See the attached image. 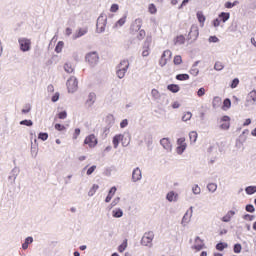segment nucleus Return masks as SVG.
<instances>
[{
  "label": "nucleus",
  "mask_w": 256,
  "mask_h": 256,
  "mask_svg": "<svg viewBox=\"0 0 256 256\" xmlns=\"http://www.w3.org/2000/svg\"><path fill=\"white\" fill-rule=\"evenodd\" d=\"M119 11V5L118 4H112L110 7L111 13H117Z\"/></svg>",
  "instance_id": "obj_46"
},
{
  "label": "nucleus",
  "mask_w": 256,
  "mask_h": 256,
  "mask_svg": "<svg viewBox=\"0 0 256 256\" xmlns=\"http://www.w3.org/2000/svg\"><path fill=\"white\" fill-rule=\"evenodd\" d=\"M58 119H67V111H62L57 114Z\"/></svg>",
  "instance_id": "obj_49"
},
{
  "label": "nucleus",
  "mask_w": 256,
  "mask_h": 256,
  "mask_svg": "<svg viewBox=\"0 0 256 256\" xmlns=\"http://www.w3.org/2000/svg\"><path fill=\"white\" fill-rule=\"evenodd\" d=\"M197 137H198L197 132L192 131L189 133V138L191 143H195L197 141Z\"/></svg>",
  "instance_id": "obj_29"
},
{
  "label": "nucleus",
  "mask_w": 256,
  "mask_h": 256,
  "mask_svg": "<svg viewBox=\"0 0 256 256\" xmlns=\"http://www.w3.org/2000/svg\"><path fill=\"white\" fill-rule=\"evenodd\" d=\"M213 25H214V27H219V25H221V20L219 18H216L213 21Z\"/></svg>",
  "instance_id": "obj_61"
},
{
  "label": "nucleus",
  "mask_w": 256,
  "mask_h": 256,
  "mask_svg": "<svg viewBox=\"0 0 256 256\" xmlns=\"http://www.w3.org/2000/svg\"><path fill=\"white\" fill-rule=\"evenodd\" d=\"M154 237L155 234H153V232H146L141 240L142 245H144L145 247H149V245L153 243Z\"/></svg>",
  "instance_id": "obj_6"
},
{
  "label": "nucleus",
  "mask_w": 256,
  "mask_h": 256,
  "mask_svg": "<svg viewBox=\"0 0 256 256\" xmlns=\"http://www.w3.org/2000/svg\"><path fill=\"white\" fill-rule=\"evenodd\" d=\"M207 189L208 191H210L211 193H215V191H217V184L215 183H209L207 185Z\"/></svg>",
  "instance_id": "obj_30"
},
{
  "label": "nucleus",
  "mask_w": 256,
  "mask_h": 256,
  "mask_svg": "<svg viewBox=\"0 0 256 256\" xmlns=\"http://www.w3.org/2000/svg\"><path fill=\"white\" fill-rule=\"evenodd\" d=\"M152 38L151 36L146 37L145 45L146 47L142 51V57H149V47L151 45Z\"/></svg>",
  "instance_id": "obj_11"
},
{
  "label": "nucleus",
  "mask_w": 256,
  "mask_h": 256,
  "mask_svg": "<svg viewBox=\"0 0 256 256\" xmlns=\"http://www.w3.org/2000/svg\"><path fill=\"white\" fill-rule=\"evenodd\" d=\"M64 71H66V73H73V65H71V63H66L64 65Z\"/></svg>",
  "instance_id": "obj_32"
},
{
  "label": "nucleus",
  "mask_w": 256,
  "mask_h": 256,
  "mask_svg": "<svg viewBox=\"0 0 256 256\" xmlns=\"http://www.w3.org/2000/svg\"><path fill=\"white\" fill-rule=\"evenodd\" d=\"M96 99H97V95L93 92L90 93L88 95V99L86 100L87 107H93V104L95 103Z\"/></svg>",
  "instance_id": "obj_13"
},
{
  "label": "nucleus",
  "mask_w": 256,
  "mask_h": 256,
  "mask_svg": "<svg viewBox=\"0 0 256 256\" xmlns=\"http://www.w3.org/2000/svg\"><path fill=\"white\" fill-rule=\"evenodd\" d=\"M176 79L177 81H189V74H178Z\"/></svg>",
  "instance_id": "obj_25"
},
{
  "label": "nucleus",
  "mask_w": 256,
  "mask_h": 256,
  "mask_svg": "<svg viewBox=\"0 0 256 256\" xmlns=\"http://www.w3.org/2000/svg\"><path fill=\"white\" fill-rule=\"evenodd\" d=\"M222 121L223 123H229V121H231V118H229V116H223Z\"/></svg>",
  "instance_id": "obj_63"
},
{
  "label": "nucleus",
  "mask_w": 256,
  "mask_h": 256,
  "mask_svg": "<svg viewBox=\"0 0 256 256\" xmlns=\"http://www.w3.org/2000/svg\"><path fill=\"white\" fill-rule=\"evenodd\" d=\"M171 57H173V53L171 50H165L159 60L160 67H165L168 61H171Z\"/></svg>",
  "instance_id": "obj_4"
},
{
  "label": "nucleus",
  "mask_w": 256,
  "mask_h": 256,
  "mask_svg": "<svg viewBox=\"0 0 256 256\" xmlns=\"http://www.w3.org/2000/svg\"><path fill=\"white\" fill-rule=\"evenodd\" d=\"M97 169V166H91L88 170H87V175H93V173L95 172V170Z\"/></svg>",
  "instance_id": "obj_56"
},
{
  "label": "nucleus",
  "mask_w": 256,
  "mask_h": 256,
  "mask_svg": "<svg viewBox=\"0 0 256 256\" xmlns=\"http://www.w3.org/2000/svg\"><path fill=\"white\" fill-rule=\"evenodd\" d=\"M123 137L124 136L122 134H118L113 137L112 143H113L115 149H117V147H119V143H120V141H123Z\"/></svg>",
  "instance_id": "obj_15"
},
{
  "label": "nucleus",
  "mask_w": 256,
  "mask_h": 256,
  "mask_svg": "<svg viewBox=\"0 0 256 256\" xmlns=\"http://www.w3.org/2000/svg\"><path fill=\"white\" fill-rule=\"evenodd\" d=\"M195 241L196 243H199L200 241L201 244L194 245V249H196V251H201V249H203V242L201 241V238L197 237Z\"/></svg>",
  "instance_id": "obj_27"
},
{
  "label": "nucleus",
  "mask_w": 256,
  "mask_h": 256,
  "mask_svg": "<svg viewBox=\"0 0 256 256\" xmlns=\"http://www.w3.org/2000/svg\"><path fill=\"white\" fill-rule=\"evenodd\" d=\"M125 23H127V16H124V17L120 18V19L115 23V27H123V25H125Z\"/></svg>",
  "instance_id": "obj_23"
},
{
  "label": "nucleus",
  "mask_w": 256,
  "mask_h": 256,
  "mask_svg": "<svg viewBox=\"0 0 256 256\" xmlns=\"http://www.w3.org/2000/svg\"><path fill=\"white\" fill-rule=\"evenodd\" d=\"M160 145H162V147L164 149H166V151H171V149H172L171 141L169 140V138L161 139L160 140Z\"/></svg>",
  "instance_id": "obj_12"
},
{
  "label": "nucleus",
  "mask_w": 256,
  "mask_h": 256,
  "mask_svg": "<svg viewBox=\"0 0 256 256\" xmlns=\"http://www.w3.org/2000/svg\"><path fill=\"white\" fill-rule=\"evenodd\" d=\"M31 243H33V237H27L25 242L22 244V249H28Z\"/></svg>",
  "instance_id": "obj_22"
},
{
  "label": "nucleus",
  "mask_w": 256,
  "mask_h": 256,
  "mask_svg": "<svg viewBox=\"0 0 256 256\" xmlns=\"http://www.w3.org/2000/svg\"><path fill=\"white\" fill-rule=\"evenodd\" d=\"M178 146L176 148V151L178 155H182V153L187 149V143H185V138H179L177 140Z\"/></svg>",
  "instance_id": "obj_9"
},
{
  "label": "nucleus",
  "mask_w": 256,
  "mask_h": 256,
  "mask_svg": "<svg viewBox=\"0 0 256 256\" xmlns=\"http://www.w3.org/2000/svg\"><path fill=\"white\" fill-rule=\"evenodd\" d=\"M235 216V211L230 210L227 212V214L222 218V221L224 223H229V221H231V218H233Z\"/></svg>",
  "instance_id": "obj_16"
},
{
  "label": "nucleus",
  "mask_w": 256,
  "mask_h": 256,
  "mask_svg": "<svg viewBox=\"0 0 256 256\" xmlns=\"http://www.w3.org/2000/svg\"><path fill=\"white\" fill-rule=\"evenodd\" d=\"M220 104H221V98L218 96L214 97L212 101L213 107L214 108L219 107Z\"/></svg>",
  "instance_id": "obj_31"
},
{
  "label": "nucleus",
  "mask_w": 256,
  "mask_h": 256,
  "mask_svg": "<svg viewBox=\"0 0 256 256\" xmlns=\"http://www.w3.org/2000/svg\"><path fill=\"white\" fill-rule=\"evenodd\" d=\"M192 191H193L194 195H199V193H201V188L199 187V185H194L192 187Z\"/></svg>",
  "instance_id": "obj_45"
},
{
  "label": "nucleus",
  "mask_w": 256,
  "mask_h": 256,
  "mask_svg": "<svg viewBox=\"0 0 256 256\" xmlns=\"http://www.w3.org/2000/svg\"><path fill=\"white\" fill-rule=\"evenodd\" d=\"M223 63L222 62H216L215 63V65H214V69L216 70V71H222V69H223Z\"/></svg>",
  "instance_id": "obj_44"
},
{
  "label": "nucleus",
  "mask_w": 256,
  "mask_h": 256,
  "mask_svg": "<svg viewBox=\"0 0 256 256\" xmlns=\"http://www.w3.org/2000/svg\"><path fill=\"white\" fill-rule=\"evenodd\" d=\"M151 95L154 99H160L161 94L159 93V90L157 89H152Z\"/></svg>",
  "instance_id": "obj_36"
},
{
  "label": "nucleus",
  "mask_w": 256,
  "mask_h": 256,
  "mask_svg": "<svg viewBox=\"0 0 256 256\" xmlns=\"http://www.w3.org/2000/svg\"><path fill=\"white\" fill-rule=\"evenodd\" d=\"M79 135H81V129L76 128V129L74 130L72 139L77 140L78 137H79Z\"/></svg>",
  "instance_id": "obj_43"
},
{
  "label": "nucleus",
  "mask_w": 256,
  "mask_h": 256,
  "mask_svg": "<svg viewBox=\"0 0 256 256\" xmlns=\"http://www.w3.org/2000/svg\"><path fill=\"white\" fill-rule=\"evenodd\" d=\"M205 93H206L205 88H200V89L197 91V95H198L199 97H203V95H205Z\"/></svg>",
  "instance_id": "obj_58"
},
{
  "label": "nucleus",
  "mask_w": 256,
  "mask_h": 256,
  "mask_svg": "<svg viewBox=\"0 0 256 256\" xmlns=\"http://www.w3.org/2000/svg\"><path fill=\"white\" fill-rule=\"evenodd\" d=\"M168 91H171V93H179V85L177 84H170L167 86Z\"/></svg>",
  "instance_id": "obj_20"
},
{
  "label": "nucleus",
  "mask_w": 256,
  "mask_h": 256,
  "mask_svg": "<svg viewBox=\"0 0 256 256\" xmlns=\"http://www.w3.org/2000/svg\"><path fill=\"white\" fill-rule=\"evenodd\" d=\"M113 217H117V218L123 217V211H121V210L113 211Z\"/></svg>",
  "instance_id": "obj_50"
},
{
  "label": "nucleus",
  "mask_w": 256,
  "mask_h": 256,
  "mask_svg": "<svg viewBox=\"0 0 256 256\" xmlns=\"http://www.w3.org/2000/svg\"><path fill=\"white\" fill-rule=\"evenodd\" d=\"M173 62H174V65H181V63H183V59L181 58V56L178 55L174 57Z\"/></svg>",
  "instance_id": "obj_42"
},
{
  "label": "nucleus",
  "mask_w": 256,
  "mask_h": 256,
  "mask_svg": "<svg viewBox=\"0 0 256 256\" xmlns=\"http://www.w3.org/2000/svg\"><path fill=\"white\" fill-rule=\"evenodd\" d=\"M217 251H223V249H227V243L220 242L216 245Z\"/></svg>",
  "instance_id": "obj_37"
},
{
  "label": "nucleus",
  "mask_w": 256,
  "mask_h": 256,
  "mask_svg": "<svg viewBox=\"0 0 256 256\" xmlns=\"http://www.w3.org/2000/svg\"><path fill=\"white\" fill-rule=\"evenodd\" d=\"M141 27H143V19H135L130 26V35H135L136 33H139V31H141Z\"/></svg>",
  "instance_id": "obj_3"
},
{
  "label": "nucleus",
  "mask_w": 256,
  "mask_h": 256,
  "mask_svg": "<svg viewBox=\"0 0 256 256\" xmlns=\"http://www.w3.org/2000/svg\"><path fill=\"white\" fill-rule=\"evenodd\" d=\"M38 139H41V141H47V139H49V134L41 132L38 135Z\"/></svg>",
  "instance_id": "obj_40"
},
{
  "label": "nucleus",
  "mask_w": 256,
  "mask_h": 256,
  "mask_svg": "<svg viewBox=\"0 0 256 256\" xmlns=\"http://www.w3.org/2000/svg\"><path fill=\"white\" fill-rule=\"evenodd\" d=\"M166 199L169 201H175L177 199V196L175 195V192H169L166 196Z\"/></svg>",
  "instance_id": "obj_38"
},
{
  "label": "nucleus",
  "mask_w": 256,
  "mask_h": 256,
  "mask_svg": "<svg viewBox=\"0 0 256 256\" xmlns=\"http://www.w3.org/2000/svg\"><path fill=\"white\" fill-rule=\"evenodd\" d=\"M236 5H239V1H234L233 3L231 2H226L225 7L226 9H233Z\"/></svg>",
  "instance_id": "obj_35"
},
{
  "label": "nucleus",
  "mask_w": 256,
  "mask_h": 256,
  "mask_svg": "<svg viewBox=\"0 0 256 256\" xmlns=\"http://www.w3.org/2000/svg\"><path fill=\"white\" fill-rule=\"evenodd\" d=\"M222 109H223V111H227V109H231V99L226 98L223 101Z\"/></svg>",
  "instance_id": "obj_21"
},
{
  "label": "nucleus",
  "mask_w": 256,
  "mask_h": 256,
  "mask_svg": "<svg viewBox=\"0 0 256 256\" xmlns=\"http://www.w3.org/2000/svg\"><path fill=\"white\" fill-rule=\"evenodd\" d=\"M128 125L129 121L127 119L122 120V122L120 123L121 129H125V127H127Z\"/></svg>",
  "instance_id": "obj_57"
},
{
  "label": "nucleus",
  "mask_w": 256,
  "mask_h": 256,
  "mask_svg": "<svg viewBox=\"0 0 256 256\" xmlns=\"http://www.w3.org/2000/svg\"><path fill=\"white\" fill-rule=\"evenodd\" d=\"M231 126V123L230 122H223L221 125H220V128L224 129V130H227L229 129V127Z\"/></svg>",
  "instance_id": "obj_53"
},
{
  "label": "nucleus",
  "mask_w": 256,
  "mask_h": 256,
  "mask_svg": "<svg viewBox=\"0 0 256 256\" xmlns=\"http://www.w3.org/2000/svg\"><path fill=\"white\" fill-rule=\"evenodd\" d=\"M247 195H253L254 193H256V186H248L245 189Z\"/></svg>",
  "instance_id": "obj_28"
},
{
  "label": "nucleus",
  "mask_w": 256,
  "mask_h": 256,
  "mask_svg": "<svg viewBox=\"0 0 256 256\" xmlns=\"http://www.w3.org/2000/svg\"><path fill=\"white\" fill-rule=\"evenodd\" d=\"M63 47H65V43L63 41H59L55 47L56 53H61L63 51Z\"/></svg>",
  "instance_id": "obj_24"
},
{
  "label": "nucleus",
  "mask_w": 256,
  "mask_h": 256,
  "mask_svg": "<svg viewBox=\"0 0 256 256\" xmlns=\"http://www.w3.org/2000/svg\"><path fill=\"white\" fill-rule=\"evenodd\" d=\"M55 129L56 131H65V126L64 125H61V124H55Z\"/></svg>",
  "instance_id": "obj_55"
},
{
  "label": "nucleus",
  "mask_w": 256,
  "mask_h": 256,
  "mask_svg": "<svg viewBox=\"0 0 256 256\" xmlns=\"http://www.w3.org/2000/svg\"><path fill=\"white\" fill-rule=\"evenodd\" d=\"M148 11L151 15H155V13H157V6H155V4H150L148 6Z\"/></svg>",
  "instance_id": "obj_33"
},
{
  "label": "nucleus",
  "mask_w": 256,
  "mask_h": 256,
  "mask_svg": "<svg viewBox=\"0 0 256 256\" xmlns=\"http://www.w3.org/2000/svg\"><path fill=\"white\" fill-rule=\"evenodd\" d=\"M105 27H107V18L101 15L98 17L96 23V29L98 33H103V31H105Z\"/></svg>",
  "instance_id": "obj_5"
},
{
  "label": "nucleus",
  "mask_w": 256,
  "mask_h": 256,
  "mask_svg": "<svg viewBox=\"0 0 256 256\" xmlns=\"http://www.w3.org/2000/svg\"><path fill=\"white\" fill-rule=\"evenodd\" d=\"M249 99H252V101H256V91L253 90L248 95Z\"/></svg>",
  "instance_id": "obj_54"
},
{
  "label": "nucleus",
  "mask_w": 256,
  "mask_h": 256,
  "mask_svg": "<svg viewBox=\"0 0 256 256\" xmlns=\"http://www.w3.org/2000/svg\"><path fill=\"white\" fill-rule=\"evenodd\" d=\"M99 189V185L94 184L92 188L89 190L88 195L89 197H93L95 193H97V190Z\"/></svg>",
  "instance_id": "obj_26"
},
{
  "label": "nucleus",
  "mask_w": 256,
  "mask_h": 256,
  "mask_svg": "<svg viewBox=\"0 0 256 256\" xmlns=\"http://www.w3.org/2000/svg\"><path fill=\"white\" fill-rule=\"evenodd\" d=\"M86 33H87V28H80V29L78 30V33H77V35H76V38H77V37H83V35H86Z\"/></svg>",
  "instance_id": "obj_41"
},
{
  "label": "nucleus",
  "mask_w": 256,
  "mask_h": 256,
  "mask_svg": "<svg viewBox=\"0 0 256 256\" xmlns=\"http://www.w3.org/2000/svg\"><path fill=\"white\" fill-rule=\"evenodd\" d=\"M18 42H19V45H20V49L23 52L30 51V49H31V40H29L27 38H20L18 40Z\"/></svg>",
  "instance_id": "obj_7"
},
{
  "label": "nucleus",
  "mask_w": 256,
  "mask_h": 256,
  "mask_svg": "<svg viewBox=\"0 0 256 256\" xmlns=\"http://www.w3.org/2000/svg\"><path fill=\"white\" fill-rule=\"evenodd\" d=\"M191 117H193V114L191 112H186L182 117V121H190Z\"/></svg>",
  "instance_id": "obj_39"
},
{
  "label": "nucleus",
  "mask_w": 256,
  "mask_h": 256,
  "mask_svg": "<svg viewBox=\"0 0 256 256\" xmlns=\"http://www.w3.org/2000/svg\"><path fill=\"white\" fill-rule=\"evenodd\" d=\"M196 16H197L199 23L203 27V25H205V21H206L205 15L203 14V12L199 11V12H197Z\"/></svg>",
  "instance_id": "obj_17"
},
{
  "label": "nucleus",
  "mask_w": 256,
  "mask_h": 256,
  "mask_svg": "<svg viewBox=\"0 0 256 256\" xmlns=\"http://www.w3.org/2000/svg\"><path fill=\"white\" fill-rule=\"evenodd\" d=\"M31 111V105H26L25 108L22 109V113H29Z\"/></svg>",
  "instance_id": "obj_60"
},
{
  "label": "nucleus",
  "mask_w": 256,
  "mask_h": 256,
  "mask_svg": "<svg viewBox=\"0 0 256 256\" xmlns=\"http://www.w3.org/2000/svg\"><path fill=\"white\" fill-rule=\"evenodd\" d=\"M229 17H231V15L227 12H222L218 16L219 20L223 21V23H225V21H229Z\"/></svg>",
  "instance_id": "obj_19"
},
{
  "label": "nucleus",
  "mask_w": 256,
  "mask_h": 256,
  "mask_svg": "<svg viewBox=\"0 0 256 256\" xmlns=\"http://www.w3.org/2000/svg\"><path fill=\"white\" fill-rule=\"evenodd\" d=\"M20 125H26V127H31L33 125V121L31 120H22Z\"/></svg>",
  "instance_id": "obj_47"
},
{
  "label": "nucleus",
  "mask_w": 256,
  "mask_h": 256,
  "mask_svg": "<svg viewBox=\"0 0 256 256\" xmlns=\"http://www.w3.org/2000/svg\"><path fill=\"white\" fill-rule=\"evenodd\" d=\"M145 37H147V32L145 31V29H140L138 31L136 39H138V41H143V39H145Z\"/></svg>",
  "instance_id": "obj_18"
},
{
  "label": "nucleus",
  "mask_w": 256,
  "mask_h": 256,
  "mask_svg": "<svg viewBox=\"0 0 256 256\" xmlns=\"http://www.w3.org/2000/svg\"><path fill=\"white\" fill-rule=\"evenodd\" d=\"M86 61L90 65H97V63H99V54H97V52L88 53L86 55Z\"/></svg>",
  "instance_id": "obj_8"
},
{
  "label": "nucleus",
  "mask_w": 256,
  "mask_h": 256,
  "mask_svg": "<svg viewBox=\"0 0 256 256\" xmlns=\"http://www.w3.org/2000/svg\"><path fill=\"white\" fill-rule=\"evenodd\" d=\"M67 87L69 93H74V91H77V78H70L67 81Z\"/></svg>",
  "instance_id": "obj_10"
},
{
  "label": "nucleus",
  "mask_w": 256,
  "mask_h": 256,
  "mask_svg": "<svg viewBox=\"0 0 256 256\" xmlns=\"http://www.w3.org/2000/svg\"><path fill=\"white\" fill-rule=\"evenodd\" d=\"M127 69H129V60H122L116 70V75L119 79H123L125 77V73H127Z\"/></svg>",
  "instance_id": "obj_1"
},
{
  "label": "nucleus",
  "mask_w": 256,
  "mask_h": 256,
  "mask_svg": "<svg viewBox=\"0 0 256 256\" xmlns=\"http://www.w3.org/2000/svg\"><path fill=\"white\" fill-rule=\"evenodd\" d=\"M52 101H53V103L59 101V94H55V95L52 97Z\"/></svg>",
  "instance_id": "obj_64"
},
{
  "label": "nucleus",
  "mask_w": 256,
  "mask_h": 256,
  "mask_svg": "<svg viewBox=\"0 0 256 256\" xmlns=\"http://www.w3.org/2000/svg\"><path fill=\"white\" fill-rule=\"evenodd\" d=\"M116 192H117V188H116V187H112V188L110 189L108 195H112V197H113V195H115Z\"/></svg>",
  "instance_id": "obj_62"
},
{
  "label": "nucleus",
  "mask_w": 256,
  "mask_h": 256,
  "mask_svg": "<svg viewBox=\"0 0 256 256\" xmlns=\"http://www.w3.org/2000/svg\"><path fill=\"white\" fill-rule=\"evenodd\" d=\"M244 219H246V221H253L255 219V216L250 215V214H246L244 216Z\"/></svg>",
  "instance_id": "obj_59"
},
{
  "label": "nucleus",
  "mask_w": 256,
  "mask_h": 256,
  "mask_svg": "<svg viewBox=\"0 0 256 256\" xmlns=\"http://www.w3.org/2000/svg\"><path fill=\"white\" fill-rule=\"evenodd\" d=\"M246 211L248 213H254L255 212V207L251 204H248V205H246Z\"/></svg>",
  "instance_id": "obj_51"
},
{
  "label": "nucleus",
  "mask_w": 256,
  "mask_h": 256,
  "mask_svg": "<svg viewBox=\"0 0 256 256\" xmlns=\"http://www.w3.org/2000/svg\"><path fill=\"white\" fill-rule=\"evenodd\" d=\"M238 85H239V78H235V79L232 81L230 87H231V89H235V88H237Z\"/></svg>",
  "instance_id": "obj_48"
},
{
  "label": "nucleus",
  "mask_w": 256,
  "mask_h": 256,
  "mask_svg": "<svg viewBox=\"0 0 256 256\" xmlns=\"http://www.w3.org/2000/svg\"><path fill=\"white\" fill-rule=\"evenodd\" d=\"M242 249L243 247L241 246V244L234 245V253H240Z\"/></svg>",
  "instance_id": "obj_52"
},
{
  "label": "nucleus",
  "mask_w": 256,
  "mask_h": 256,
  "mask_svg": "<svg viewBox=\"0 0 256 256\" xmlns=\"http://www.w3.org/2000/svg\"><path fill=\"white\" fill-rule=\"evenodd\" d=\"M141 177H142L141 169H139V168L134 169L133 172H132L133 181L134 182L141 181Z\"/></svg>",
  "instance_id": "obj_14"
},
{
  "label": "nucleus",
  "mask_w": 256,
  "mask_h": 256,
  "mask_svg": "<svg viewBox=\"0 0 256 256\" xmlns=\"http://www.w3.org/2000/svg\"><path fill=\"white\" fill-rule=\"evenodd\" d=\"M127 249V239L123 241V243L118 247L119 253H123Z\"/></svg>",
  "instance_id": "obj_34"
},
{
  "label": "nucleus",
  "mask_w": 256,
  "mask_h": 256,
  "mask_svg": "<svg viewBox=\"0 0 256 256\" xmlns=\"http://www.w3.org/2000/svg\"><path fill=\"white\" fill-rule=\"evenodd\" d=\"M98 144L99 140L97 139V136H95V134H90L84 139V145H87L89 149H95Z\"/></svg>",
  "instance_id": "obj_2"
}]
</instances>
